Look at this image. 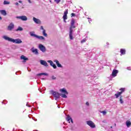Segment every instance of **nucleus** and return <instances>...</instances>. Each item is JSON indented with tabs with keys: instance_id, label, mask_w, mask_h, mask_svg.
<instances>
[{
	"instance_id": "nucleus-1",
	"label": "nucleus",
	"mask_w": 131,
	"mask_h": 131,
	"mask_svg": "<svg viewBox=\"0 0 131 131\" xmlns=\"http://www.w3.org/2000/svg\"><path fill=\"white\" fill-rule=\"evenodd\" d=\"M3 38H4V39H5V40H7L8 41H10V42H13V43H17V44L22 43V40L19 38L13 39L6 35H4L3 36Z\"/></svg>"
},
{
	"instance_id": "nucleus-2",
	"label": "nucleus",
	"mask_w": 131,
	"mask_h": 131,
	"mask_svg": "<svg viewBox=\"0 0 131 131\" xmlns=\"http://www.w3.org/2000/svg\"><path fill=\"white\" fill-rule=\"evenodd\" d=\"M59 92H60V96L61 98H63L64 99H67V95H68V92H67V90L65 88H62L59 90Z\"/></svg>"
},
{
	"instance_id": "nucleus-3",
	"label": "nucleus",
	"mask_w": 131,
	"mask_h": 131,
	"mask_svg": "<svg viewBox=\"0 0 131 131\" xmlns=\"http://www.w3.org/2000/svg\"><path fill=\"white\" fill-rule=\"evenodd\" d=\"M30 35L31 36L35 37V38H37V39H39L40 40H46V38H45V37L42 36H38L35 34V33H34V32H30Z\"/></svg>"
},
{
	"instance_id": "nucleus-4",
	"label": "nucleus",
	"mask_w": 131,
	"mask_h": 131,
	"mask_svg": "<svg viewBox=\"0 0 131 131\" xmlns=\"http://www.w3.org/2000/svg\"><path fill=\"white\" fill-rule=\"evenodd\" d=\"M120 92H117V93L115 94V97H116V99H118L119 97H121V94H123L124 92H125V88H120L119 89Z\"/></svg>"
},
{
	"instance_id": "nucleus-5",
	"label": "nucleus",
	"mask_w": 131,
	"mask_h": 131,
	"mask_svg": "<svg viewBox=\"0 0 131 131\" xmlns=\"http://www.w3.org/2000/svg\"><path fill=\"white\" fill-rule=\"evenodd\" d=\"M73 28H75V25H71V27H70L69 37L71 40L73 39Z\"/></svg>"
},
{
	"instance_id": "nucleus-6",
	"label": "nucleus",
	"mask_w": 131,
	"mask_h": 131,
	"mask_svg": "<svg viewBox=\"0 0 131 131\" xmlns=\"http://www.w3.org/2000/svg\"><path fill=\"white\" fill-rule=\"evenodd\" d=\"M50 93H51V95H53V96L54 97V98H55V100H57V99H59V98H60V96H61L60 93H59L56 91H54L53 90H51L50 91Z\"/></svg>"
},
{
	"instance_id": "nucleus-7",
	"label": "nucleus",
	"mask_w": 131,
	"mask_h": 131,
	"mask_svg": "<svg viewBox=\"0 0 131 131\" xmlns=\"http://www.w3.org/2000/svg\"><path fill=\"white\" fill-rule=\"evenodd\" d=\"M86 123L89 126H90L91 128H95L96 127V124L91 120L86 121Z\"/></svg>"
},
{
	"instance_id": "nucleus-8",
	"label": "nucleus",
	"mask_w": 131,
	"mask_h": 131,
	"mask_svg": "<svg viewBox=\"0 0 131 131\" xmlns=\"http://www.w3.org/2000/svg\"><path fill=\"white\" fill-rule=\"evenodd\" d=\"M38 48L39 49L40 51H41V52H42V53H45L46 52V51H47L46 47H45V46L42 45V44H39Z\"/></svg>"
},
{
	"instance_id": "nucleus-9",
	"label": "nucleus",
	"mask_w": 131,
	"mask_h": 131,
	"mask_svg": "<svg viewBox=\"0 0 131 131\" xmlns=\"http://www.w3.org/2000/svg\"><path fill=\"white\" fill-rule=\"evenodd\" d=\"M68 14V9H67L64 12V14L62 17L63 19V21L65 23H66V20H67V15Z\"/></svg>"
},
{
	"instance_id": "nucleus-10",
	"label": "nucleus",
	"mask_w": 131,
	"mask_h": 131,
	"mask_svg": "<svg viewBox=\"0 0 131 131\" xmlns=\"http://www.w3.org/2000/svg\"><path fill=\"white\" fill-rule=\"evenodd\" d=\"M16 19H20V20H22V21H27V16L25 15H22L19 16H16Z\"/></svg>"
},
{
	"instance_id": "nucleus-11",
	"label": "nucleus",
	"mask_w": 131,
	"mask_h": 131,
	"mask_svg": "<svg viewBox=\"0 0 131 131\" xmlns=\"http://www.w3.org/2000/svg\"><path fill=\"white\" fill-rule=\"evenodd\" d=\"M14 24L11 23L8 26L7 30H9V31H12V30L14 29Z\"/></svg>"
},
{
	"instance_id": "nucleus-12",
	"label": "nucleus",
	"mask_w": 131,
	"mask_h": 131,
	"mask_svg": "<svg viewBox=\"0 0 131 131\" xmlns=\"http://www.w3.org/2000/svg\"><path fill=\"white\" fill-rule=\"evenodd\" d=\"M118 73V70H113L111 76H112V77H116V76H117Z\"/></svg>"
},
{
	"instance_id": "nucleus-13",
	"label": "nucleus",
	"mask_w": 131,
	"mask_h": 131,
	"mask_svg": "<svg viewBox=\"0 0 131 131\" xmlns=\"http://www.w3.org/2000/svg\"><path fill=\"white\" fill-rule=\"evenodd\" d=\"M40 30H42V33L43 35V36H45V37H47L48 36V34H47V33H46V30H45V29H43V26H41L40 28Z\"/></svg>"
},
{
	"instance_id": "nucleus-14",
	"label": "nucleus",
	"mask_w": 131,
	"mask_h": 131,
	"mask_svg": "<svg viewBox=\"0 0 131 131\" xmlns=\"http://www.w3.org/2000/svg\"><path fill=\"white\" fill-rule=\"evenodd\" d=\"M40 64L41 65H43V66H45V67H48L49 64H48V62L46 60H40Z\"/></svg>"
},
{
	"instance_id": "nucleus-15",
	"label": "nucleus",
	"mask_w": 131,
	"mask_h": 131,
	"mask_svg": "<svg viewBox=\"0 0 131 131\" xmlns=\"http://www.w3.org/2000/svg\"><path fill=\"white\" fill-rule=\"evenodd\" d=\"M33 20L34 21V23H36V24H40V23H41V21H40L39 19L36 18L35 17L33 18Z\"/></svg>"
},
{
	"instance_id": "nucleus-16",
	"label": "nucleus",
	"mask_w": 131,
	"mask_h": 131,
	"mask_svg": "<svg viewBox=\"0 0 131 131\" xmlns=\"http://www.w3.org/2000/svg\"><path fill=\"white\" fill-rule=\"evenodd\" d=\"M54 62H55V63H56L57 67H58L59 68H63V66H62V64H61L59 61H58V60L55 59L54 60Z\"/></svg>"
},
{
	"instance_id": "nucleus-17",
	"label": "nucleus",
	"mask_w": 131,
	"mask_h": 131,
	"mask_svg": "<svg viewBox=\"0 0 131 131\" xmlns=\"http://www.w3.org/2000/svg\"><path fill=\"white\" fill-rule=\"evenodd\" d=\"M66 120L69 122V123H70V121L72 123H73V120H72V118H71V117H70V116L68 115L67 116Z\"/></svg>"
},
{
	"instance_id": "nucleus-18",
	"label": "nucleus",
	"mask_w": 131,
	"mask_h": 131,
	"mask_svg": "<svg viewBox=\"0 0 131 131\" xmlns=\"http://www.w3.org/2000/svg\"><path fill=\"white\" fill-rule=\"evenodd\" d=\"M31 51L32 52V53H34L35 55H38V51L37 49H35L34 47L32 48Z\"/></svg>"
},
{
	"instance_id": "nucleus-19",
	"label": "nucleus",
	"mask_w": 131,
	"mask_h": 131,
	"mask_svg": "<svg viewBox=\"0 0 131 131\" xmlns=\"http://www.w3.org/2000/svg\"><path fill=\"white\" fill-rule=\"evenodd\" d=\"M20 59H21V60H23L24 62H26V61H28V58L26 57L24 55H21L20 56Z\"/></svg>"
},
{
	"instance_id": "nucleus-20",
	"label": "nucleus",
	"mask_w": 131,
	"mask_h": 131,
	"mask_svg": "<svg viewBox=\"0 0 131 131\" xmlns=\"http://www.w3.org/2000/svg\"><path fill=\"white\" fill-rule=\"evenodd\" d=\"M0 13L3 16H7V11H6L5 10H0Z\"/></svg>"
},
{
	"instance_id": "nucleus-21",
	"label": "nucleus",
	"mask_w": 131,
	"mask_h": 131,
	"mask_svg": "<svg viewBox=\"0 0 131 131\" xmlns=\"http://www.w3.org/2000/svg\"><path fill=\"white\" fill-rule=\"evenodd\" d=\"M41 75H45L46 76H48V75H49V74H48V73H39V74H37V76H40Z\"/></svg>"
},
{
	"instance_id": "nucleus-22",
	"label": "nucleus",
	"mask_w": 131,
	"mask_h": 131,
	"mask_svg": "<svg viewBox=\"0 0 131 131\" xmlns=\"http://www.w3.org/2000/svg\"><path fill=\"white\" fill-rule=\"evenodd\" d=\"M120 53H121V54H120L121 56H122V55H125V50L123 49H121L120 50Z\"/></svg>"
},
{
	"instance_id": "nucleus-23",
	"label": "nucleus",
	"mask_w": 131,
	"mask_h": 131,
	"mask_svg": "<svg viewBox=\"0 0 131 131\" xmlns=\"http://www.w3.org/2000/svg\"><path fill=\"white\" fill-rule=\"evenodd\" d=\"M126 125H127V127H129L131 125V122L129 121H127L126 122Z\"/></svg>"
},
{
	"instance_id": "nucleus-24",
	"label": "nucleus",
	"mask_w": 131,
	"mask_h": 131,
	"mask_svg": "<svg viewBox=\"0 0 131 131\" xmlns=\"http://www.w3.org/2000/svg\"><path fill=\"white\" fill-rule=\"evenodd\" d=\"M16 31H23V28L21 27H18Z\"/></svg>"
},
{
	"instance_id": "nucleus-25",
	"label": "nucleus",
	"mask_w": 131,
	"mask_h": 131,
	"mask_svg": "<svg viewBox=\"0 0 131 131\" xmlns=\"http://www.w3.org/2000/svg\"><path fill=\"white\" fill-rule=\"evenodd\" d=\"M119 101H120L121 104H123L124 101H123V99H122V96L120 97Z\"/></svg>"
},
{
	"instance_id": "nucleus-26",
	"label": "nucleus",
	"mask_w": 131,
	"mask_h": 131,
	"mask_svg": "<svg viewBox=\"0 0 131 131\" xmlns=\"http://www.w3.org/2000/svg\"><path fill=\"white\" fill-rule=\"evenodd\" d=\"M4 5H10V2L8 1H4Z\"/></svg>"
},
{
	"instance_id": "nucleus-27",
	"label": "nucleus",
	"mask_w": 131,
	"mask_h": 131,
	"mask_svg": "<svg viewBox=\"0 0 131 131\" xmlns=\"http://www.w3.org/2000/svg\"><path fill=\"white\" fill-rule=\"evenodd\" d=\"M48 63H50V65L52 66L53 64H54V62H53V61L52 60H48Z\"/></svg>"
},
{
	"instance_id": "nucleus-28",
	"label": "nucleus",
	"mask_w": 131,
	"mask_h": 131,
	"mask_svg": "<svg viewBox=\"0 0 131 131\" xmlns=\"http://www.w3.org/2000/svg\"><path fill=\"white\" fill-rule=\"evenodd\" d=\"M100 113H102L103 115H106V114H107V112L106 111H100Z\"/></svg>"
},
{
	"instance_id": "nucleus-29",
	"label": "nucleus",
	"mask_w": 131,
	"mask_h": 131,
	"mask_svg": "<svg viewBox=\"0 0 131 131\" xmlns=\"http://www.w3.org/2000/svg\"><path fill=\"white\" fill-rule=\"evenodd\" d=\"M74 24H75V20L74 19H72L71 25H74Z\"/></svg>"
},
{
	"instance_id": "nucleus-30",
	"label": "nucleus",
	"mask_w": 131,
	"mask_h": 131,
	"mask_svg": "<svg viewBox=\"0 0 131 131\" xmlns=\"http://www.w3.org/2000/svg\"><path fill=\"white\" fill-rule=\"evenodd\" d=\"M86 41V39L84 38L81 41V43H83V42H85Z\"/></svg>"
},
{
	"instance_id": "nucleus-31",
	"label": "nucleus",
	"mask_w": 131,
	"mask_h": 131,
	"mask_svg": "<svg viewBox=\"0 0 131 131\" xmlns=\"http://www.w3.org/2000/svg\"><path fill=\"white\" fill-rule=\"evenodd\" d=\"M51 78H52V79H53V80H56V79H57V77H56V76H52L51 77Z\"/></svg>"
},
{
	"instance_id": "nucleus-32",
	"label": "nucleus",
	"mask_w": 131,
	"mask_h": 131,
	"mask_svg": "<svg viewBox=\"0 0 131 131\" xmlns=\"http://www.w3.org/2000/svg\"><path fill=\"white\" fill-rule=\"evenodd\" d=\"M56 2V4H59V2H61V0H54Z\"/></svg>"
},
{
	"instance_id": "nucleus-33",
	"label": "nucleus",
	"mask_w": 131,
	"mask_h": 131,
	"mask_svg": "<svg viewBox=\"0 0 131 131\" xmlns=\"http://www.w3.org/2000/svg\"><path fill=\"white\" fill-rule=\"evenodd\" d=\"M52 67H53L54 69H56V68H57V66L55 64H53Z\"/></svg>"
},
{
	"instance_id": "nucleus-34",
	"label": "nucleus",
	"mask_w": 131,
	"mask_h": 131,
	"mask_svg": "<svg viewBox=\"0 0 131 131\" xmlns=\"http://www.w3.org/2000/svg\"><path fill=\"white\" fill-rule=\"evenodd\" d=\"M86 106H90V103L88 102H86Z\"/></svg>"
},
{
	"instance_id": "nucleus-35",
	"label": "nucleus",
	"mask_w": 131,
	"mask_h": 131,
	"mask_svg": "<svg viewBox=\"0 0 131 131\" xmlns=\"http://www.w3.org/2000/svg\"><path fill=\"white\" fill-rule=\"evenodd\" d=\"M71 15H72V17H73L74 16H75V14L73 13L71 14Z\"/></svg>"
},
{
	"instance_id": "nucleus-36",
	"label": "nucleus",
	"mask_w": 131,
	"mask_h": 131,
	"mask_svg": "<svg viewBox=\"0 0 131 131\" xmlns=\"http://www.w3.org/2000/svg\"><path fill=\"white\" fill-rule=\"evenodd\" d=\"M127 69L128 70H131V67H128V68H127Z\"/></svg>"
},
{
	"instance_id": "nucleus-37",
	"label": "nucleus",
	"mask_w": 131,
	"mask_h": 131,
	"mask_svg": "<svg viewBox=\"0 0 131 131\" xmlns=\"http://www.w3.org/2000/svg\"><path fill=\"white\" fill-rule=\"evenodd\" d=\"M18 3H19V4H22L23 2H22V1H19L18 2Z\"/></svg>"
},
{
	"instance_id": "nucleus-38",
	"label": "nucleus",
	"mask_w": 131,
	"mask_h": 131,
	"mask_svg": "<svg viewBox=\"0 0 131 131\" xmlns=\"http://www.w3.org/2000/svg\"><path fill=\"white\" fill-rule=\"evenodd\" d=\"M15 5H16V6H18V5H19V3H15Z\"/></svg>"
},
{
	"instance_id": "nucleus-39",
	"label": "nucleus",
	"mask_w": 131,
	"mask_h": 131,
	"mask_svg": "<svg viewBox=\"0 0 131 131\" xmlns=\"http://www.w3.org/2000/svg\"><path fill=\"white\" fill-rule=\"evenodd\" d=\"M28 2L30 4H31V1L30 0H28Z\"/></svg>"
},
{
	"instance_id": "nucleus-40",
	"label": "nucleus",
	"mask_w": 131,
	"mask_h": 131,
	"mask_svg": "<svg viewBox=\"0 0 131 131\" xmlns=\"http://www.w3.org/2000/svg\"><path fill=\"white\" fill-rule=\"evenodd\" d=\"M26 106H28V107H30V105H28V103H27Z\"/></svg>"
},
{
	"instance_id": "nucleus-41",
	"label": "nucleus",
	"mask_w": 131,
	"mask_h": 131,
	"mask_svg": "<svg viewBox=\"0 0 131 131\" xmlns=\"http://www.w3.org/2000/svg\"><path fill=\"white\" fill-rule=\"evenodd\" d=\"M89 23H91V22H92V20H89Z\"/></svg>"
},
{
	"instance_id": "nucleus-42",
	"label": "nucleus",
	"mask_w": 131,
	"mask_h": 131,
	"mask_svg": "<svg viewBox=\"0 0 131 131\" xmlns=\"http://www.w3.org/2000/svg\"><path fill=\"white\" fill-rule=\"evenodd\" d=\"M3 18H2V16L0 15V20H2Z\"/></svg>"
}]
</instances>
